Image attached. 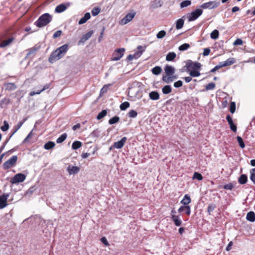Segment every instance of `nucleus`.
Masks as SVG:
<instances>
[{
	"label": "nucleus",
	"mask_w": 255,
	"mask_h": 255,
	"mask_svg": "<svg viewBox=\"0 0 255 255\" xmlns=\"http://www.w3.org/2000/svg\"><path fill=\"white\" fill-rule=\"evenodd\" d=\"M68 45L65 44L57 48L51 54L49 61L50 63H53L62 58L68 51Z\"/></svg>",
	"instance_id": "obj_1"
},
{
	"label": "nucleus",
	"mask_w": 255,
	"mask_h": 255,
	"mask_svg": "<svg viewBox=\"0 0 255 255\" xmlns=\"http://www.w3.org/2000/svg\"><path fill=\"white\" fill-rule=\"evenodd\" d=\"M165 75L162 77V80L166 83L172 82L174 80L177 79V76L174 75L175 69L171 66L166 65L164 67Z\"/></svg>",
	"instance_id": "obj_2"
},
{
	"label": "nucleus",
	"mask_w": 255,
	"mask_h": 255,
	"mask_svg": "<svg viewBox=\"0 0 255 255\" xmlns=\"http://www.w3.org/2000/svg\"><path fill=\"white\" fill-rule=\"evenodd\" d=\"M52 20V16L48 13L41 15L35 22V25L38 27H43L48 24Z\"/></svg>",
	"instance_id": "obj_3"
},
{
	"label": "nucleus",
	"mask_w": 255,
	"mask_h": 255,
	"mask_svg": "<svg viewBox=\"0 0 255 255\" xmlns=\"http://www.w3.org/2000/svg\"><path fill=\"white\" fill-rule=\"evenodd\" d=\"M203 13V10L201 9H196L195 10L192 11L187 14V18L188 21H192L196 20Z\"/></svg>",
	"instance_id": "obj_4"
},
{
	"label": "nucleus",
	"mask_w": 255,
	"mask_h": 255,
	"mask_svg": "<svg viewBox=\"0 0 255 255\" xmlns=\"http://www.w3.org/2000/svg\"><path fill=\"white\" fill-rule=\"evenodd\" d=\"M17 160V156L16 155L11 156L8 160L3 163V169L6 170L12 167L16 163Z\"/></svg>",
	"instance_id": "obj_5"
},
{
	"label": "nucleus",
	"mask_w": 255,
	"mask_h": 255,
	"mask_svg": "<svg viewBox=\"0 0 255 255\" xmlns=\"http://www.w3.org/2000/svg\"><path fill=\"white\" fill-rule=\"evenodd\" d=\"M187 71L198 70L201 69V64L197 62H193L188 60L186 64Z\"/></svg>",
	"instance_id": "obj_6"
},
{
	"label": "nucleus",
	"mask_w": 255,
	"mask_h": 255,
	"mask_svg": "<svg viewBox=\"0 0 255 255\" xmlns=\"http://www.w3.org/2000/svg\"><path fill=\"white\" fill-rule=\"evenodd\" d=\"M220 4L219 1L213 0L203 3L200 7L203 9H213L217 7Z\"/></svg>",
	"instance_id": "obj_7"
},
{
	"label": "nucleus",
	"mask_w": 255,
	"mask_h": 255,
	"mask_svg": "<svg viewBox=\"0 0 255 255\" xmlns=\"http://www.w3.org/2000/svg\"><path fill=\"white\" fill-rule=\"evenodd\" d=\"M124 48H119L116 50L112 55L111 58L112 60L118 61L120 60L124 55Z\"/></svg>",
	"instance_id": "obj_8"
},
{
	"label": "nucleus",
	"mask_w": 255,
	"mask_h": 255,
	"mask_svg": "<svg viewBox=\"0 0 255 255\" xmlns=\"http://www.w3.org/2000/svg\"><path fill=\"white\" fill-rule=\"evenodd\" d=\"M26 178V176L22 173H18L15 175L11 179H10V183L12 184H16L19 182H22L24 180H25Z\"/></svg>",
	"instance_id": "obj_9"
},
{
	"label": "nucleus",
	"mask_w": 255,
	"mask_h": 255,
	"mask_svg": "<svg viewBox=\"0 0 255 255\" xmlns=\"http://www.w3.org/2000/svg\"><path fill=\"white\" fill-rule=\"evenodd\" d=\"M135 12H132L127 14L124 18H123L119 22L121 25H125L132 20L135 15Z\"/></svg>",
	"instance_id": "obj_10"
},
{
	"label": "nucleus",
	"mask_w": 255,
	"mask_h": 255,
	"mask_svg": "<svg viewBox=\"0 0 255 255\" xmlns=\"http://www.w3.org/2000/svg\"><path fill=\"white\" fill-rule=\"evenodd\" d=\"M71 3L70 2H67L66 3H61L58 5L55 9V11L57 13H61L64 11L67 7L70 6Z\"/></svg>",
	"instance_id": "obj_11"
},
{
	"label": "nucleus",
	"mask_w": 255,
	"mask_h": 255,
	"mask_svg": "<svg viewBox=\"0 0 255 255\" xmlns=\"http://www.w3.org/2000/svg\"><path fill=\"white\" fill-rule=\"evenodd\" d=\"M8 197V194H4L0 196V209H3L7 206L6 202Z\"/></svg>",
	"instance_id": "obj_12"
},
{
	"label": "nucleus",
	"mask_w": 255,
	"mask_h": 255,
	"mask_svg": "<svg viewBox=\"0 0 255 255\" xmlns=\"http://www.w3.org/2000/svg\"><path fill=\"white\" fill-rule=\"evenodd\" d=\"M127 140V138L126 137H123L120 141L115 142L113 147L117 149L122 148L125 144Z\"/></svg>",
	"instance_id": "obj_13"
},
{
	"label": "nucleus",
	"mask_w": 255,
	"mask_h": 255,
	"mask_svg": "<svg viewBox=\"0 0 255 255\" xmlns=\"http://www.w3.org/2000/svg\"><path fill=\"white\" fill-rule=\"evenodd\" d=\"M39 49V47L34 46L31 48H30L26 50L27 51V54L25 56V58H28L30 56H34L36 52Z\"/></svg>",
	"instance_id": "obj_14"
},
{
	"label": "nucleus",
	"mask_w": 255,
	"mask_h": 255,
	"mask_svg": "<svg viewBox=\"0 0 255 255\" xmlns=\"http://www.w3.org/2000/svg\"><path fill=\"white\" fill-rule=\"evenodd\" d=\"M236 62V60L234 58H229L226 61L224 62H221L219 63L220 65H221V68L223 67L230 66Z\"/></svg>",
	"instance_id": "obj_15"
},
{
	"label": "nucleus",
	"mask_w": 255,
	"mask_h": 255,
	"mask_svg": "<svg viewBox=\"0 0 255 255\" xmlns=\"http://www.w3.org/2000/svg\"><path fill=\"white\" fill-rule=\"evenodd\" d=\"M226 120L230 125V128L234 132L237 131V126L233 123V121L232 117L230 115H227L226 117Z\"/></svg>",
	"instance_id": "obj_16"
},
{
	"label": "nucleus",
	"mask_w": 255,
	"mask_h": 255,
	"mask_svg": "<svg viewBox=\"0 0 255 255\" xmlns=\"http://www.w3.org/2000/svg\"><path fill=\"white\" fill-rule=\"evenodd\" d=\"M80 170V168L78 166L69 165L67 168V171L69 174H75L77 173Z\"/></svg>",
	"instance_id": "obj_17"
},
{
	"label": "nucleus",
	"mask_w": 255,
	"mask_h": 255,
	"mask_svg": "<svg viewBox=\"0 0 255 255\" xmlns=\"http://www.w3.org/2000/svg\"><path fill=\"white\" fill-rule=\"evenodd\" d=\"M171 218L172 221L174 222L175 225L176 226H180L182 224V221L180 219V218L178 216H176L175 215H171Z\"/></svg>",
	"instance_id": "obj_18"
},
{
	"label": "nucleus",
	"mask_w": 255,
	"mask_h": 255,
	"mask_svg": "<svg viewBox=\"0 0 255 255\" xmlns=\"http://www.w3.org/2000/svg\"><path fill=\"white\" fill-rule=\"evenodd\" d=\"M93 33V31L91 30V31H89L88 32H87V33H86L85 34L83 35L82 36V37H81V38L80 39V40L79 41V43L85 42L86 41H87L88 39H89L92 36Z\"/></svg>",
	"instance_id": "obj_19"
},
{
	"label": "nucleus",
	"mask_w": 255,
	"mask_h": 255,
	"mask_svg": "<svg viewBox=\"0 0 255 255\" xmlns=\"http://www.w3.org/2000/svg\"><path fill=\"white\" fill-rule=\"evenodd\" d=\"M191 200L190 196L188 194L184 195L183 199L181 201V203L184 206H189L188 204L191 202Z\"/></svg>",
	"instance_id": "obj_20"
},
{
	"label": "nucleus",
	"mask_w": 255,
	"mask_h": 255,
	"mask_svg": "<svg viewBox=\"0 0 255 255\" xmlns=\"http://www.w3.org/2000/svg\"><path fill=\"white\" fill-rule=\"evenodd\" d=\"M4 86L6 90L11 91L16 89V86L13 83H7L4 84Z\"/></svg>",
	"instance_id": "obj_21"
},
{
	"label": "nucleus",
	"mask_w": 255,
	"mask_h": 255,
	"mask_svg": "<svg viewBox=\"0 0 255 255\" xmlns=\"http://www.w3.org/2000/svg\"><path fill=\"white\" fill-rule=\"evenodd\" d=\"M142 54V51H137V52H135L133 55H131V54L129 55L127 57V59L128 60L130 61V60H133V59L138 58V57H139Z\"/></svg>",
	"instance_id": "obj_22"
},
{
	"label": "nucleus",
	"mask_w": 255,
	"mask_h": 255,
	"mask_svg": "<svg viewBox=\"0 0 255 255\" xmlns=\"http://www.w3.org/2000/svg\"><path fill=\"white\" fill-rule=\"evenodd\" d=\"M91 17V15L89 12H87L84 14V16L81 18L79 22V24H82L85 23L88 20H89Z\"/></svg>",
	"instance_id": "obj_23"
},
{
	"label": "nucleus",
	"mask_w": 255,
	"mask_h": 255,
	"mask_svg": "<svg viewBox=\"0 0 255 255\" xmlns=\"http://www.w3.org/2000/svg\"><path fill=\"white\" fill-rule=\"evenodd\" d=\"M184 16L181 18L177 19L175 22L176 28L177 29H180L182 28L184 25V20L183 19Z\"/></svg>",
	"instance_id": "obj_24"
},
{
	"label": "nucleus",
	"mask_w": 255,
	"mask_h": 255,
	"mask_svg": "<svg viewBox=\"0 0 255 255\" xmlns=\"http://www.w3.org/2000/svg\"><path fill=\"white\" fill-rule=\"evenodd\" d=\"M149 97L152 100H157L159 99V94L156 91H152L149 94Z\"/></svg>",
	"instance_id": "obj_25"
},
{
	"label": "nucleus",
	"mask_w": 255,
	"mask_h": 255,
	"mask_svg": "<svg viewBox=\"0 0 255 255\" xmlns=\"http://www.w3.org/2000/svg\"><path fill=\"white\" fill-rule=\"evenodd\" d=\"M13 41V38L11 37L6 40H3L0 44V47H4L9 45Z\"/></svg>",
	"instance_id": "obj_26"
},
{
	"label": "nucleus",
	"mask_w": 255,
	"mask_h": 255,
	"mask_svg": "<svg viewBox=\"0 0 255 255\" xmlns=\"http://www.w3.org/2000/svg\"><path fill=\"white\" fill-rule=\"evenodd\" d=\"M25 121V120H24L23 122H19L17 125L13 128L11 131L12 133L10 136V137H11L20 128Z\"/></svg>",
	"instance_id": "obj_27"
},
{
	"label": "nucleus",
	"mask_w": 255,
	"mask_h": 255,
	"mask_svg": "<svg viewBox=\"0 0 255 255\" xmlns=\"http://www.w3.org/2000/svg\"><path fill=\"white\" fill-rule=\"evenodd\" d=\"M248 221L253 222L255 221V214L254 212H249L246 217Z\"/></svg>",
	"instance_id": "obj_28"
},
{
	"label": "nucleus",
	"mask_w": 255,
	"mask_h": 255,
	"mask_svg": "<svg viewBox=\"0 0 255 255\" xmlns=\"http://www.w3.org/2000/svg\"><path fill=\"white\" fill-rule=\"evenodd\" d=\"M247 181H248V177L245 174L241 175L238 179V182L241 184H246L247 183Z\"/></svg>",
	"instance_id": "obj_29"
},
{
	"label": "nucleus",
	"mask_w": 255,
	"mask_h": 255,
	"mask_svg": "<svg viewBox=\"0 0 255 255\" xmlns=\"http://www.w3.org/2000/svg\"><path fill=\"white\" fill-rule=\"evenodd\" d=\"M176 54L175 52H172L168 53L166 56V60L171 61L174 59Z\"/></svg>",
	"instance_id": "obj_30"
},
{
	"label": "nucleus",
	"mask_w": 255,
	"mask_h": 255,
	"mask_svg": "<svg viewBox=\"0 0 255 255\" xmlns=\"http://www.w3.org/2000/svg\"><path fill=\"white\" fill-rule=\"evenodd\" d=\"M82 145V143L80 141H75L72 144V148L73 150H76L80 148Z\"/></svg>",
	"instance_id": "obj_31"
},
{
	"label": "nucleus",
	"mask_w": 255,
	"mask_h": 255,
	"mask_svg": "<svg viewBox=\"0 0 255 255\" xmlns=\"http://www.w3.org/2000/svg\"><path fill=\"white\" fill-rule=\"evenodd\" d=\"M172 91L171 87L170 85H166L162 89V92L164 94H168Z\"/></svg>",
	"instance_id": "obj_32"
},
{
	"label": "nucleus",
	"mask_w": 255,
	"mask_h": 255,
	"mask_svg": "<svg viewBox=\"0 0 255 255\" xmlns=\"http://www.w3.org/2000/svg\"><path fill=\"white\" fill-rule=\"evenodd\" d=\"M200 70H191V71H187L189 72V75L191 77H198L200 75Z\"/></svg>",
	"instance_id": "obj_33"
},
{
	"label": "nucleus",
	"mask_w": 255,
	"mask_h": 255,
	"mask_svg": "<svg viewBox=\"0 0 255 255\" xmlns=\"http://www.w3.org/2000/svg\"><path fill=\"white\" fill-rule=\"evenodd\" d=\"M162 69L159 66H155L151 70L152 73L155 75H158L161 72Z\"/></svg>",
	"instance_id": "obj_34"
},
{
	"label": "nucleus",
	"mask_w": 255,
	"mask_h": 255,
	"mask_svg": "<svg viewBox=\"0 0 255 255\" xmlns=\"http://www.w3.org/2000/svg\"><path fill=\"white\" fill-rule=\"evenodd\" d=\"M55 145V144L54 142L48 141L44 144V147L45 149L48 150L53 148Z\"/></svg>",
	"instance_id": "obj_35"
},
{
	"label": "nucleus",
	"mask_w": 255,
	"mask_h": 255,
	"mask_svg": "<svg viewBox=\"0 0 255 255\" xmlns=\"http://www.w3.org/2000/svg\"><path fill=\"white\" fill-rule=\"evenodd\" d=\"M67 135L66 133H63L60 137L56 139L57 143H60L63 142L67 138Z\"/></svg>",
	"instance_id": "obj_36"
},
{
	"label": "nucleus",
	"mask_w": 255,
	"mask_h": 255,
	"mask_svg": "<svg viewBox=\"0 0 255 255\" xmlns=\"http://www.w3.org/2000/svg\"><path fill=\"white\" fill-rule=\"evenodd\" d=\"M191 4V1L190 0H186L182 1L180 4L181 8L187 7Z\"/></svg>",
	"instance_id": "obj_37"
},
{
	"label": "nucleus",
	"mask_w": 255,
	"mask_h": 255,
	"mask_svg": "<svg viewBox=\"0 0 255 255\" xmlns=\"http://www.w3.org/2000/svg\"><path fill=\"white\" fill-rule=\"evenodd\" d=\"M219 34V32L218 30L215 29L211 32V33L210 34V36L212 39H216L218 38Z\"/></svg>",
	"instance_id": "obj_38"
},
{
	"label": "nucleus",
	"mask_w": 255,
	"mask_h": 255,
	"mask_svg": "<svg viewBox=\"0 0 255 255\" xmlns=\"http://www.w3.org/2000/svg\"><path fill=\"white\" fill-rule=\"evenodd\" d=\"M130 106L129 103L128 102H125L122 103L120 106V109L122 111H125Z\"/></svg>",
	"instance_id": "obj_39"
},
{
	"label": "nucleus",
	"mask_w": 255,
	"mask_h": 255,
	"mask_svg": "<svg viewBox=\"0 0 255 255\" xmlns=\"http://www.w3.org/2000/svg\"><path fill=\"white\" fill-rule=\"evenodd\" d=\"M120 120V118L118 116H115L113 118L110 119L109 121V124L110 125H113L118 123Z\"/></svg>",
	"instance_id": "obj_40"
},
{
	"label": "nucleus",
	"mask_w": 255,
	"mask_h": 255,
	"mask_svg": "<svg viewBox=\"0 0 255 255\" xmlns=\"http://www.w3.org/2000/svg\"><path fill=\"white\" fill-rule=\"evenodd\" d=\"M250 179L255 184V168H253L250 170Z\"/></svg>",
	"instance_id": "obj_41"
},
{
	"label": "nucleus",
	"mask_w": 255,
	"mask_h": 255,
	"mask_svg": "<svg viewBox=\"0 0 255 255\" xmlns=\"http://www.w3.org/2000/svg\"><path fill=\"white\" fill-rule=\"evenodd\" d=\"M107 113V112L106 110H104L102 111L97 115V119L98 120H101V119H102L103 118H104V117H105L106 116Z\"/></svg>",
	"instance_id": "obj_42"
},
{
	"label": "nucleus",
	"mask_w": 255,
	"mask_h": 255,
	"mask_svg": "<svg viewBox=\"0 0 255 255\" xmlns=\"http://www.w3.org/2000/svg\"><path fill=\"white\" fill-rule=\"evenodd\" d=\"M192 179H196L198 180L201 181L203 179V176L200 173L198 172H195L192 177Z\"/></svg>",
	"instance_id": "obj_43"
},
{
	"label": "nucleus",
	"mask_w": 255,
	"mask_h": 255,
	"mask_svg": "<svg viewBox=\"0 0 255 255\" xmlns=\"http://www.w3.org/2000/svg\"><path fill=\"white\" fill-rule=\"evenodd\" d=\"M166 32L165 30H161L157 33L156 37L158 39H162L166 35Z\"/></svg>",
	"instance_id": "obj_44"
},
{
	"label": "nucleus",
	"mask_w": 255,
	"mask_h": 255,
	"mask_svg": "<svg viewBox=\"0 0 255 255\" xmlns=\"http://www.w3.org/2000/svg\"><path fill=\"white\" fill-rule=\"evenodd\" d=\"M190 47V45L188 43H184L180 45L179 47L180 51H184L187 50Z\"/></svg>",
	"instance_id": "obj_45"
},
{
	"label": "nucleus",
	"mask_w": 255,
	"mask_h": 255,
	"mask_svg": "<svg viewBox=\"0 0 255 255\" xmlns=\"http://www.w3.org/2000/svg\"><path fill=\"white\" fill-rule=\"evenodd\" d=\"M8 128H9V125H8V123L7 122V121H4L3 122V126L0 128V129L3 131H6L8 129Z\"/></svg>",
	"instance_id": "obj_46"
},
{
	"label": "nucleus",
	"mask_w": 255,
	"mask_h": 255,
	"mask_svg": "<svg viewBox=\"0 0 255 255\" xmlns=\"http://www.w3.org/2000/svg\"><path fill=\"white\" fill-rule=\"evenodd\" d=\"M129 118H134L137 115V113L134 110H130L128 113Z\"/></svg>",
	"instance_id": "obj_47"
},
{
	"label": "nucleus",
	"mask_w": 255,
	"mask_h": 255,
	"mask_svg": "<svg viewBox=\"0 0 255 255\" xmlns=\"http://www.w3.org/2000/svg\"><path fill=\"white\" fill-rule=\"evenodd\" d=\"M215 87V84L214 83H210L206 86L205 89L206 90L208 91L214 89Z\"/></svg>",
	"instance_id": "obj_48"
},
{
	"label": "nucleus",
	"mask_w": 255,
	"mask_h": 255,
	"mask_svg": "<svg viewBox=\"0 0 255 255\" xmlns=\"http://www.w3.org/2000/svg\"><path fill=\"white\" fill-rule=\"evenodd\" d=\"M237 141L239 143V145L240 147L242 148H244L245 146V145L244 144V141L242 139V138L241 136H238L237 137Z\"/></svg>",
	"instance_id": "obj_49"
},
{
	"label": "nucleus",
	"mask_w": 255,
	"mask_h": 255,
	"mask_svg": "<svg viewBox=\"0 0 255 255\" xmlns=\"http://www.w3.org/2000/svg\"><path fill=\"white\" fill-rule=\"evenodd\" d=\"M236 110V104L234 102H231L230 106V111L232 114L235 113Z\"/></svg>",
	"instance_id": "obj_50"
},
{
	"label": "nucleus",
	"mask_w": 255,
	"mask_h": 255,
	"mask_svg": "<svg viewBox=\"0 0 255 255\" xmlns=\"http://www.w3.org/2000/svg\"><path fill=\"white\" fill-rule=\"evenodd\" d=\"M112 86V84H109L104 85L101 90V93L102 94H104V93H106L108 91V89L109 86Z\"/></svg>",
	"instance_id": "obj_51"
},
{
	"label": "nucleus",
	"mask_w": 255,
	"mask_h": 255,
	"mask_svg": "<svg viewBox=\"0 0 255 255\" xmlns=\"http://www.w3.org/2000/svg\"><path fill=\"white\" fill-rule=\"evenodd\" d=\"M100 8L99 7H95L92 10V14L93 16L98 15L100 12Z\"/></svg>",
	"instance_id": "obj_52"
},
{
	"label": "nucleus",
	"mask_w": 255,
	"mask_h": 255,
	"mask_svg": "<svg viewBox=\"0 0 255 255\" xmlns=\"http://www.w3.org/2000/svg\"><path fill=\"white\" fill-rule=\"evenodd\" d=\"M216 205L215 204H210L208 207V212L209 214H211V213L213 211V210L215 209Z\"/></svg>",
	"instance_id": "obj_53"
},
{
	"label": "nucleus",
	"mask_w": 255,
	"mask_h": 255,
	"mask_svg": "<svg viewBox=\"0 0 255 255\" xmlns=\"http://www.w3.org/2000/svg\"><path fill=\"white\" fill-rule=\"evenodd\" d=\"M243 43V41L241 39H237L234 42V45H241Z\"/></svg>",
	"instance_id": "obj_54"
},
{
	"label": "nucleus",
	"mask_w": 255,
	"mask_h": 255,
	"mask_svg": "<svg viewBox=\"0 0 255 255\" xmlns=\"http://www.w3.org/2000/svg\"><path fill=\"white\" fill-rule=\"evenodd\" d=\"M182 85H183V83H182V81L181 80H178V81L175 82L174 83V86L175 88H179V87H181L182 86Z\"/></svg>",
	"instance_id": "obj_55"
},
{
	"label": "nucleus",
	"mask_w": 255,
	"mask_h": 255,
	"mask_svg": "<svg viewBox=\"0 0 255 255\" xmlns=\"http://www.w3.org/2000/svg\"><path fill=\"white\" fill-rule=\"evenodd\" d=\"M223 188L226 190H232L233 188V185L230 183L225 185Z\"/></svg>",
	"instance_id": "obj_56"
},
{
	"label": "nucleus",
	"mask_w": 255,
	"mask_h": 255,
	"mask_svg": "<svg viewBox=\"0 0 255 255\" xmlns=\"http://www.w3.org/2000/svg\"><path fill=\"white\" fill-rule=\"evenodd\" d=\"M101 241L102 242V243L104 244L106 246H109V243L108 242V241H107V239L106 237H102L101 239Z\"/></svg>",
	"instance_id": "obj_57"
},
{
	"label": "nucleus",
	"mask_w": 255,
	"mask_h": 255,
	"mask_svg": "<svg viewBox=\"0 0 255 255\" xmlns=\"http://www.w3.org/2000/svg\"><path fill=\"white\" fill-rule=\"evenodd\" d=\"M62 34V31L61 30H57L56 31L53 35V38H56L58 37H59Z\"/></svg>",
	"instance_id": "obj_58"
},
{
	"label": "nucleus",
	"mask_w": 255,
	"mask_h": 255,
	"mask_svg": "<svg viewBox=\"0 0 255 255\" xmlns=\"http://www.w3.org/2000/svg\"><path fill=\"white\" fill-rule=\"evenodd\" d=\"M104 31H105V28L104 27L100 33V35L99 39H98V41L99 42H100L103 38Z\"/></svg>",
	"instance_id": "obj_59"
},
{
	"label": "nucleus",
	"mask_w": 255,
	"mask_h": 255,
	"mask_svg": "<svg viewBox=\"0 0 255 255\" xmlns=\"http://www.w3.org/2000/svg\"><path fill=\"white\" fill-rule=\"evenodd\" d=\"M32 130L31 131L29 134L27 135V136L25 137V138L23 141V142H26L28 140H29L32 136Z\"/></svg>",
	"instance_id": "obj_60"
},
{
	"label": "nucleus",
	"mask_w": 255,
	"mask_h": 255,
	"mask_svg": "<svg viewBox=\"0 0 255 255\" xmlns=\"http://www.w3.org/2000/svg\"><path fill=\"white\" fill-rule=\"evenodd\" d=\"M210 52V49L209 48H205L204 49V51L203 54L204 56H207L209 54Z\"/></svg>",
	"instance_id": "obj_61"
},
{
	"label": "nucleus",
	"mask_w": 255,
	"mask_h": 255,
	"mask_svg": "<svg viewBox=\"0 0 255 255\" xmlns=\"http://www.w3.org/2000/svg\"><path fill=\"white\" fill-rule=\"evenodd\" d=\"M221 68V65H220V64H219L218 65H216L214 68L211 69V72H212V73L215 72L216 71L218 70V69H219Z\"/></svg>",
	"instance_id": "obj_62"
},
{
	"label": "nucleus",
	"mask_w": 255,
	"mask_h": 255,
	"mask_svg": "<svg viewBox=\"0 0 255 255\" xmlns=\"http://www.w3.org/2000/svg\"><path fill=\"white\" fill-rule=\"evenodd\" d=\"M186 213L188 215H190L191 213V208L189 206H186L185 207Z\"/></svg>",
	"instance_id": "obj_63"
},
{
	"label": "nucleus",
	"mask_w": 255,
	"mask_h": 255,
	"mask_svg": "<svg viewBox=\"0 0 255 255\" xmlns=\"http://www.w3.org/2000/svg\"><path fill=\"white\" fill-rule=\"evenodd\" d=\"M42 92V91H41V90H39V91H37V92H31L30 93H29V95L30 96H33L36 94H40L41 92Z\"/></svg>",
	"instance_id": "obj_64"
}]
</instances>
